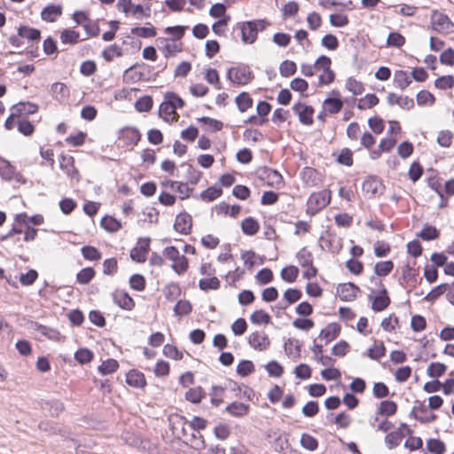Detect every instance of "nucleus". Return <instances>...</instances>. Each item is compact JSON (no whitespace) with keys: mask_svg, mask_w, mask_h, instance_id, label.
<instances>
[{"mask_svg":"<svg viewBox=\"0 0 454 454\" xmlns=\"http://www.w3.org/2000/svg\"><path fill=\"white\" fill-rule=\"evenodd\" d=\"M228 78L235 83L245 85L254 79L249 67L231 68L227 74Z\"/></svg>","mask_w":454,"mask_h":454,"instance_id":"obj_1","label":"nucleus"},{"mask_svg":"<svg viewBox=\"0 0 454 454\" xmlns=\"http://www.w3.org/2000/svg\"><path fill=\"white\" fill-rule=\"evenodd\" d=\"M241 31V39L244 43L251 44L255 42L258 34L257 23L247 21L239 24Z\"/></svg>","mask_w":454,"mask_h":454,"instance_id":"obj_2","label":"nucleus"},{"mask_svg":"<svg viewBox=\"0 0 454 454\" xmlns=\"http://www.w3.org/2000/svg\"><path fill=\"white\" fill-rule=\"evenodd\" d=\"M384 188L382 182L376 176L367 177L362 185L363 192L369 197L382 194Z\"/></svg>","mask_w":454,"mask_h":454,"instance_id":"obj_3","label":"nucleus"},{"mask_svg":"<svg viewBox=\"0 0 454 454\" xmlns=\"http://www.w3.org/2000/svg\"><path fill=\"white\" fill-rule=\"evenodd\" d=\"M431 24L437 32H449L453 27L452 22L446 14L434 11L431 16Z\"/></svg>","mask_w":454,"mask_h":454,"instance_id":"obj_4","label":"nucleus"},{"mask_svg":"<svg viewBox=\"0 0 454 454\" xmlns=\"http://www.w3.org/2000/svg\"><path fill=\"white\" fill-rule=\"evenodd\" d=\"M293 111L299 116V121L302 124L311 125L313 123L312 115L314 114V108L312 106L299 102L293 106Z\"/></svg>","mask_w":454,"mask_h":454,"instance_id":"obj_5","label":"nucleus"},{"mask_svg":"<svg viewBox=\"0 0 454 454\" xmlns=\"http://www.w3.org/2000/svg\"><path fill=\"white\" fill-rule=\"evenodd\" d=\"M138 247H134L130 251V258L137 262H144L146 260V254L150 249V239H140Z\"/></svg>","mask_w":454,"mask_h":454,"instance_id":"obj_6","label":"nucleus"},{"mask_svg":"<svg viewBox=\"0 0 454 454\" xmlns=\"http://www.w3.org/2000/svg\"><path fill=\"white\" fill-rule=\"evenodd\" d=\"M330 203V195L325 192L312 193L308 200L309 208L317 212Z\"/></svg>","mask_w":454,"mask_h":454,"instance_id":"obj_7","label":"nucleus"},{"mask_svg":"<svg viewBox=\"0 0 454 454\" xmlns=\"http://www.w3.org/2000/svg\"><path fill=\"white\" fill-rule=\"evenodd\" d=\"M60 168L72 179L79 181L80 176L74 167V159L71 155L61 154L59 159Z\"/></svg>","mask_w":454,"mask_h":454,"instance_id":"obj_8","label":"nucleus"},{"mask_svg":"<svg viewBox=\"0 0 454 454\" xmlns=\"http://www.w3.org/2000/svg\"><path fill=\"white\" fill-rule=\"evenodd\" d=\"M248 343L254 349L262 351L270 347V341L264 332H255L250 334Z\"/></svg>","mask_w":454,"mask_h":454,"instance_id":"obj_9","label":"nucleus"},{"mask_svg":"<svg viewBox=\"0 0 454 454\" xmlns=\"http://www.w3.org/2000/svg\"><path fill=\"white\" fill-rule=\"evenodd\" d=\"M359 291V287L351 282L340 284L337 288L340 300L344 301L355 300Z\"/></svg>","mask_w":454,"mask_h":454,"instance_id":"obj_10","label":"nucleus"},{"mask_svg":"<svg viewBox=\"0 0 454 454\" xmlns=\"http://www.w3.org/2000/svg\"><path fill=\"white\" fill-rule=\"evenodd\" d=\"M192 226V216L186 213L183 212L177 215L175 223L174 229L182 234L190 233Z\"/></svg>","mask_w":454,"mask_h":454,"instance_id":"obj_11","label":"nucleus"},{"mask_svg":"<svg viewBox=\"0 0 454 454\" xmlns=\"http://www.w3.org/2000/svg\"><path fill=\"white\" fill-rule=\"evenodd\" d=\"M18 118H27L28 115L37 112L38 106L30 102H20L12 107Z\"/></svg>","mask_w":454,"mask_h":454,"instance_id":"obj_12","label":"nucleus"},{"mask_svg":"<svg viewBox=\"0 0 454 454\" xmlns=\"http://www.w3.org/2000/svg\"><path fill=\"white\" fill-rule=\"evenodd\" d=\"M262 178L267 179L268 184L270 186L279 187L284 183L283 177L278 171L267 167L262 169Z\"/></svg>","mask_w":454,"mask_h":454,"instance_id":"obj_13","label":"nucleus"},{"mask_svg":"<svg viewBox=\"0 0 454 454\" xmlns=\"http://www.w3.org/2000/svg\"><path fill=\"white\" fill-rule=\"evenodd\" d=\"M176 105H172L170 100L165 98V101L162 102L160 106L159 114L166 121H168L169 117L172 115H173L172 120L176 121L178 118V114L176 113Z\"/></svg>","mask_w":454,"mask_h":454,"instance_id":"obj_14","label":"nucleus"},{"mask_svg":"<svg viewBox=\"0 0 454 454\" xmlns=\"http://www.w3.org/2000/svg\"><path fill=\"white\" fill-rule=\"evenodd\" d=\"M390 304V298L387 295L386 288H382L380 294L374 297L372 304V310L379 312L382 311L388 307Z\"/></svg>","mask_w":454,"mask_h":454,"instance_id":"obj_15","label":"nucleus"},{"mask_svg":"<svg viewBox=\"0 0 454 454\" xmlns=\"http://www.w3.org/2000/svg\"><path fill=\"white\" fill-rule=\"evenodd\" d=\"M126 382L128 385L134 387H144L146 385L144 373L137 370H130L127 373Z\"/></svg>","mask_w":454,"mask_h":454,"instance_id":"obj_16","label":"nucleus"},{"mask_svg":"<svg viewBox=\"0 0 454 454\" xmlns=\"http://www.w3.org/2000/svg\"><path fill=\"white\" fill-rule=\"evenodd\" d=\"M0 176L6 181H11L12 179L20 180L19 176H20L15 172L14 167L8 160H2L0 161Z\"/></svg>","mask_w":454,"mask_h":454,"instance_id":"obj_17","label":"nucleus"},{"mask_svg":"<svg viewBox=\"0 0 454 454\" xmlns=\"http://www.w3.org/2000/svg\"><path fill=\"white\" fill-rule=\"evenodd\" d=\"M424 411H427V406L423 403H419L418 406H414L412 408L410 416L421 423H431L436 419L437 416L434 413H430L429 416H422L418 414V412Z\"/></svg>","mask_w":454,"mask_h":454,"instance_id":"obj_18","label":"nucleus"},{"mask_svg":"<svg viewBox=\"0 0 454 454\" xmlns=\"http://www.w3.org/2000/svg\"><path fill=\"white\" fill-rule=\"evenodd\" d=\"M340 333V326L336 323L329 324L325 329L321 330L319 337L325 340V344L336 339Z\"/></svg>","mask_w":454,"mask_h":454,"instance_id":"obj_19","label":"nucleus"},{"mask_svg":"<svg viewBox=\"0 0 454 454\" xmlns=\"http://www.w3.org/2000/svg\"><path fill=\"white\" fill-rule=\"evenodd\" d=\"M323 107L325 113L335 114L343 107V102L339 98H327L323 102Z\"/></svg>","mask_w":454,"mask_h":454,"instance_id":"obj_20","label":"nucleus"},{"mask_svg":"<svg viewBox=\"0 0 454 454\" xmlns=\"http://www.w3.org/2000/svg\"><path fill=\"white\" fill-rule=\"evenodd\" d=\"M51 91L52 97L59 102H63L69 97V90L67 86L63 82L53 83L51 85Z\"/></svg>","mask_w":454,"mask_h":454,"instance_id":"obj_21","label":"nucleus"},{"mask_svg":"<svg viewBox=\"0 0 454 454\" xmlns=\"http://www.w3.org/2000/svg\"><path fill=\"white\" fill-rule=\"evenodd\" d=\"M225 411L234 417L240 418L247 414L249 411V405L243 403L233 402L225 408Z\"/></svg>","mask_w":454,"mask_h":454,"instance_id":"obj_22","label":"nucleus"},{"mask_svg":"<svg viewBox=\"0 0 454 454\" xmlns=\"http://www.w3.org/2000/svg\"><path fill=\"white\" fill-rule=\"evenodd\" d=\"M61 13L62 9L60 6L50 4L43 9L41 17L45 21L53 22L58 16L61 15Z\"/></svg>","mask_w":454,"mask_h":454,"instance_id":"obj_23","label":"nucleus"},{"mask_svg":"<svg viewBox=\"0 0 454 454\" xmlns=\"http://www.w3.org/2000/svg\"><path fill=\"white\" fill-rule=\"evenodd\" d=\"M114 301L121 309L130 310L134 308L135 302L133 299L126 293H116L114 294Z\"/></svg>","mask_w":454,"mask_h":454,"instance_id":"obj_24","label":"nucleus"},{"mask_svg":"<svg viewBox=\"0 0 454 454\" xmlns=\"http://www.w3.org/2000/svg\"><path fill=\"white\" fill-rule=\"evenodd\" d=\"M166 184L180 194V200H185L189 198L190 192L192 191V188H189L187 184L183 182L168 181Z\"/></svg>","mask_w":454,"mask_h":454,"instance_id":"obj_25","label":"nucleus"},{"mask_svg":"<svg viewBox=\"0 0 454 454\" xmlns=\"http://www.w3.org/2000/svg\"><path fill=\"white\" fill-rule=\"evenodd\" d=\"M393 82L395 87L403 90L411 83V79L409 77L407 72L397 70L395 72Z\"/></svg>","mask_w":454,"mask_h":454,"instance_id":"obj_26","label":"nucleus"},{"mask_svg":"<svg viewBox=\"0 0 454 454\" xmlns=\"http://www.w3.org/2000/svg\"><path fill=\"white\" fill-rule=\"evenodd\" d=\"M259 223L253 217H247L241 222L242 231L248 236L255 235L259 231Z\"/></svg>","mask_w":454,"mask_h":454,"instance_id":"obj_27","label":"nucleus"},{"mask_svg":"<svg viewBox=\"0 0 454 454\" xmlns=\"http://www.w3.org/2000/svg\"><path fill=\"white\" fill-rule=\"evenodd\" d=\"M18 35L27 38L29 41H39L41 38V32L36 28H32L27 26H20L18 29Z\"/></svg>","mask_w":454,"mask_h":454,"instance_id":"obj_28","label":"nucleus"},{"mask_svg":"<svg viewBox=\"0 0 454 454\" xmlns=\"http://www.w3.org/2000/svg\"><path fill=\"white\" fill-rule=\"evenodd\" d=\"M397 411V404L394 401H382L378 408L377 414L389 417L394 415Z\"/></svg>","mask_w":454,"mask_h":454,"instance_id":"obj_29","label":"nucleus"},{"mask_svg":"<svg viewBox=\"0 0 454 454\" xmlns=\"http://www.w3.org/2000/svg\"><path fill=\"white\" fill-rule=\"evenodd\" d=\"M123 139L129 145H137L141 139V134L136 128H125L122 130Z\"/></svg>","mask_w":454,"mask_h":454,"instance_id":"obj_30","label":"nucleus"},{"mask_svg":"<svg viewBox=\"0 0 454 454\" xmlns=\"http://www.w3.org/2000/svg\"><path fill=\"white\" fill-rule=\"evenodd\" d=\"M404 434L400 431H393L388 433L385 437V442L387 447L389 450L397 447L401 443Z\"/></svg>","mask_w":454,"mask_h":454,"instance_id":"obj_31","label":"nucleus"},{"mask_svg":"<svg viewBox=\"0 0 454 454\" xmlns=\"http://www.w3.org/2000/svg\"><path fill=\"white\" fill-rule=\"evenodd\" d=\"M394 269L392 261L379 262L374 266V272L379 277L387 276Z\"/></svg>","mask_w":454,"mask_h":454,"instance_id":"obj_32","label":"nucleus"},{"mask_svg":"<svg viewBox=\"0 0 454 454\" xmlns=\"http://www.w3.org/2000/svg\"><path fill=\"white\" fill-rule=\"evenodd\" d=\"M240 112H246L253 105V99L247 92L240 93L235 99Z\"/></svg>","mask_w":454,"mask_h":454,"instance_id":"obj_33","label":"nucleus"},{"mask_svg":"<svg viewBox=\"0 0 454 454\" xmlns=\"http://www.w3.org/2000/svg\"><path fill=\"white\" fill-rule=\"evenodd\" d=\"M379 98L375 94H366L364 98H360L357 104V108L365 110L372 108L378 105Z\"/></svg>","mask_w":454,"mask_h":454,"instance_id":"obj_34","label":"nucleus"},{"mask_svg":"<svg viewBox=\"0 0 454 454\" xmlns=\"http://www.w3.org/2000/svg\"><path fill=\"white\" fill-rule=\"evenodd\" d=\"M223 193V191L221 188H217L215 186H210L205 191H203L200 197L202 200L205 201H213L216 200L218 197H220Z\"/></svg>","mask_w":454,"mask_h":454,"instance_id":"obj_35","label":"nucleus"},{"mask_svg":"<svg viewBox=\"0 0 454 454\" xmlns=\"http://www.w3.org/2000/svg\"><path fill=\"white\" fill-rule=\"evenodd\" d=\"M427 449L434 454H444L446 450L444 442L439 439H429L427 442Z\"/></svg>","mask_w":454,"mask_h":454,"instance_id":"obj_36","label":"nucleus"},{"mask_svg":"<svg viewBox=\"0 0 454 454\" xmlns=\"http://www.w3.org/2000/svg\"><path fill=\"white\" fill-rule=\"evenodd\" d=\"M204 395L205 392L203 391L202 387H197L194 388H190L185 393V399L192 403H200Z\"/></svg>","mask_w":454,"mask_h":454,"instance_id":"obj_37","label":"nucleus"},{"mask_svg":"<svg viewBox=\"0 0 454 454\" xmlns=\"http://www.w3.org/2000/svg\"><path fill=\"white\" fill-rule=\"evenodd\" d=\"M296 258L300 265L303 268L311 266L313 262L312 254L306 248L302 247L296 254Z\"/></svg>","mask_w":454,"mask_h":454,"instance_id":"obj_38","label":"nucleus"},{"mask_svg":"<svg viewBox=\"0 0 454 454\" xmlns=\"http://www.w3.org/2000/svg\"><path fill=\"white\" fill-rule=\"evenodd\" d=\"M298 274H299V269L295 266L290 265V266L285 267L281 270L280 275H281V278L285 281H286L288 283H293L296 280Z\"/></svg>","mask_w":454,"mask_h":454,"instance_id":"obj_39","label":"nucleus"},{"mask_svg":"<svg viewBox=\"0 0 454 454\" xmlns=\"http://www.w3.org/2000/svg\"><path fill=\"white\" fill-rule=\"evenodd\" d=\"M450 287L449 284H441L432 289L424 298L427 301H434L442 295Z\"/></svg>","mask_w":454,"mask_h":454,"instance_id":"obj_40","label":"nucleus"},{"mask_svg":"<svg viewBox=\"0 0 454 454\" xmlns=\"http://www.w3.org/2000/svg\"><path fill=\"white\" fill-rule=\"evenodd\" d=\"M84 259L89 261H98L101 259V253L94 247L84 246L81 249Z\"/></svg>","mask_w":454,"mask_h":454,"instance_id":"obj_41","label":"nucleus"},{"mask_svg":"<svg viewBox=\"0 0 454 454\" xmlns=\"http://www.w3.org/2000/svg\"><path fill=\"white\" fill-rule=\"evenodd\" d=\"M192 304L190 301L185 300H180L176 302L174 307V313L176 316L182 317L184 315H188L192 312Z\"/></svg>","mask_w":454,"mask_h":454,"instance_id":"obj_42","label":"nucleus"},{"mask_svg":"<svg viewBox=\"0 0 454 454\" xmlns=\"http://www.w3.org/2000/svg\"><path fill=\"white\" fill-rule=\"evenodd\" d=\"M296 64L291 60H285L279 66V73L283 77H289L296 73Z\"/></svg>","mask_w":454,"mask_h":454,"instance_id":"obj_43","label":"nucleus"},{"mask_svg":"<svg viewBox=\"0 0 454 454\" xmlns=\"http://www.w3.org/2000/svg\"><path fill=\"white\" fill-rule=\"evenodd\" d=\"M301 445L310 451H313L317 449L318 442L317 440L309 434H302L301 437Z\"/></svg>","mask_w":454,"mask_h":454,"instance_id":"obj_44","label":"nucleus"},{"mask_svg":"<svg viewBox=\"0 0 454 454\" xmlns=\"http://www.w3.org/2000/svg\"><path fill=\"white\" fill-rule=\"evenodd\" d=\"M250 320H251V322L253 324H256V325H260V324L268 325L270 322V316L267 312H265L264 310L259 309V310L254 311L250 316Z\"/></svg>","mask_w":454,"mask_h":454,"instance_id":"obj_45","label":"nucleus"},{"mask_svg":"<svg viewBox=\"0 0 454 454\" xmlns=\"http://www.w3.org/2000/svg\"><path fill=\"white\" fill-rule=\"evenodd\" d=\"M447 366L442 363H431L427 368V374L431 378H438L445 373Z\"/></svg>","mask_w":454,"mask_h":454,"instance_id":"obj_46","label":"nucleus"},{"mask_svg":"<svg viewBox=\"0 0 454 454\" xmlns=\"http://www.w3.org/2000/svg\"><path fill=\"white\" fill-rule=\"evenodd\" d=\"M131 33L139 37L148 38L156 35V29L154 27H136L131 28Z\"/></svg>","mask_w":454,"mask_h":454,"instance_id":"obj_47","label":"nucleus"},{"mask_svg":"<svg viewBox=\"0 0 454 454\" xmlns=\"http://www.w3.org/2000/svg\"><path fill=\"white\" fill-rule=\"evenodd\" d=\"M405 43V38L400 33L392 32L387 39V45L389 47L400 48Z\"/></svg>","mask_w":454,"mask_h":454,"instance_id":"obj_48","label":"nucleus"},{"mask_svg":"<svg viewBox=\"0 0 454 454\" xmlns=\"http://www.w3.org/2000/svg\"><path fill=\"white\" fill-rule=\"evenodd\" d=\"M199 286L201 290H216L220 287V281L216 277H213L210 278H203L199 282Z\"/></svg>","mask_w":454,"mask_h":454,"instance_id":"obj_49","label":"nucleus"},{"mask_svg":"<svg viewBox=\"0 0 454 454\" xmlns=\"http://www.w3.org/2000/svg\"><path fill=\"white\" fill-rule=\"evenodd\" d=\"M434 86L439 90H447L454 86L453 75H443L434 81Z\"/></svg>","mask_w":454,"mask_h":454,"instance_id":"obj_50","label":"nucleus"},{"mask_svg":"<svg viewBox=\"0 0 454 454\" xmlns=\"http://www.w3.org/2000/svg\"><path fill=\"white\" fill-rule=\"evenodd\" d=\"M95 276V270L91 267L81 270L76 276L77 281L80 284H88Z\"/></svg>","mask_w":454,"mask_h":454,"instance_id":"obj_51","label":"nucleus"},{"mask_svg":"<svg viewBox=\"0 0 454 454\" xmlns=\"http://www.w3.org/2000/svg\"><path fill=\"white\" fill-rule=\"evenodd\" d=\"M119 367V364L114 359H107L106 361H104L99 366L98 371L104 374H110L114 372H115Z\"/></svg>","mask_w":454,"mask_h":454,"instance_id":"obj_52","label":"nucleus"},{"mask_svg":"<svg viewBox=\"0 0 454 454\" xmlns=\"http://www.w3.org/2000/svg\"><path fill=\"white\" fill-rule=\"evenodd\" d=\"M101 227L108 231H117L121 228V223L112 216H105L101 220Z\"/></svg>","mask_w":454,"mask_h":454,"instance_id":"obj_53","label":"nucleus"},{"mask_svg":"<svg viewBox=\"0 0 454 454\" xmlns=\"http://www.w3.org/2000/svg\"><path fill=\"white\" fill-rule=\"evenodd\" d=\"M79 36L80 35L78 32L71 29H65L61 32L60 39L63 43L74 44L78 43Z\"/></svg>","mask_w":454,"mask_h":454,"instance_id":"obj_54","label":"nucleus"},{"mask_svg":"<svg viewBox=\"0 0 454 454\" xmlns=\"http://www.w3.org/2000/svg\"><path fill=\"white\" fill-rule=\"evenodd\" d=\"M386 355V348L383 342L374 345L367 350V356L373 360H378Z\"/></svg>","mask_w":454,"mask_h":454,"instance_id":"obj_55","label":"nucleus"},{"mask_svg":"<svg viewBox=\"0 0 454 454\" xmlns=\"http://www.w3.org/2000/svg\"><path fill=\"white\" fill-rule=\"evenodd\" d=\"M254 372V365L249 360H242L237 366V373L246 377Z\"/></svg>","mask_w":454,"mask_h":454,"instance_id":"obj_56","label":"nucleus"},{"mask_svg":"<svg viewBox=\"0 0 454 454\" xmlns=\"http://www.w3.org/2000/svg\"><path fill=\"white\" fill-rule=\"evenodd\" d=\"M346 89L352 92L354 95H360L363 93L364 88L361 82L349 77L346 82Z\"/></svg>","mask_w":454,"mask_h":454,"instance_id":"obj_57","label":"nucleus"},{"mask_svg":"<svg viewBox=\"0 0 454 454\" xmlns=\"http://www.w3.org/2000/svg\"><path fill=\"white\" fill-rule=\"evenodd\" d=\"M434 96L428 90H420L417 94V103L419 106H424L426 104H429L430 106H432L434 104Z\"/></svg>","mask_w":454,"mask_h":454,"instance_id":"obj_58","label":"nucleus"},{"mask_svg":"<svg viewBox=\"0 0 454 454\" xmlns=\"http://www.w3.org/2000/svg\"><path fill=\"white\" fill-rule=\"evenodd\" d=\"M114 55H116L117 57H121L122 55V50L117 44H113L109 46L102 52L103 58L108 62L113 60Z\"/></svg>","mask_w":454,"mask_h":454,"instance_id":"obj_59","label":"nucleus"},{"mask_svg":"<svg viewBox=\"0 0 454 454\" xmlns=\"http://www.w3.org/2000/svg\"><path fill=\"white\" fill-rule=\"evenodd\" d=\"M418 236L424 240H432L439 237V231L434 227L426 225Z\"/></svg>","mask_w":454,"mask_h":454,"instance_id":"obj_60","label":"nucleus"},{"mask_svg":"<svg viewBox=\"0 0 454 454\" xmlns=\"http://www.w3.org/2000/svg\"><path fill=\"white\" fill-rule=\"evenodd\" d=\"M453 133L450 130H441L437 136V143L442 147H450L452 144Z\"/></svg>","mask_w":454,"mask_h":454,"instance_id":"obj_61","label":"nucleus"},{"mask_svg":"<svg viewBox=\"0 0 454 454\" xmlns=\"http://www.w3.org/2000/svg\"><path fill=\"white\" fill-rule=\"evenodd\" d=\"M136 109L138 112H148L153 107V99L150 96H145L137 100Z\"/></svg>","mask_w":454,"mask_h":454,"instance_id":"obj_62","label":"nucleus"},{"mask_svg":"<svg viewBox=\"0 0 454 454\" xmlns=\"http://www.w3.org/2000/svg\"><path fill=\"white\" fill-rule=\"evenodd\" d=\"M18 129L20 133L25 136H30L33 134L35 128L34 125L27 121L25 118H18Z\"/></svg>","mask_w":454,"mask_h":454,"instance_id":"obj_63","label":"nucleus"},{"mask_svg":"<svg viewBox=\"0 0 454 454\" xmlns=\"http://www.w3.org/2000/svg\"><path fill=\"white\" fill-rule=\"evenodd\" d=\"M171 268L179 275L184 273L188 269L187 258L184 255H179V258L173 262Z\"/></svg>","mask_w":454,"mask_h":454,"instance_id":"obj_64","label":"nucleus"}]
</instances>
